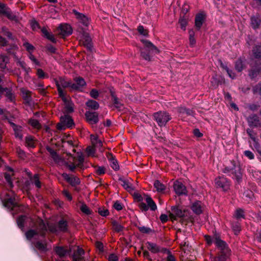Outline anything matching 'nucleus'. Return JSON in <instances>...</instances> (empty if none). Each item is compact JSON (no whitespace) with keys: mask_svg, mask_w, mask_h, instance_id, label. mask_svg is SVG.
Masks as SVG:
<instances>
[{"mask_svg":"<svg viewBox=\"0 0 261 261\" xmlns=\"http://www.w3.org/2000/svg\"><path fill=\"white\" fill-rule=\"evenodd\" d=\"M145 200L147 204V205L151 211H155L157 208L156 204L150 197L146 196Z\"/></svg>","mask_w":261,"mask_h":261,"instance_id":"nucleus-27","label":"nucleus"},{"mask_svg":"<svg viewBox=\"0 0 261 261\" xmlns=\"http://www.w3.org/2000/svg\"><path fill=\"white\" fill-rule=\"evenodd\" d=\"M42 32L47 39L50 40L53 42H56V39L52 34H50L46 30L44 29L42 30Z\"/></svg>","mask_w":261,"mask_h":261,"instance_id":"nucleus-48","label":"nucleus"},{"mask_svg":"<svg viewBox=\"0 0 261 261\" xmlns=\"http://www.w3.org/2000/svg\"><path fill=\"white\" fill-rule=\"evenodd\" d=\"M74 125L73 119L68 115H65L60 118V122L57 124V128L60 130L65 128H71Z\"/></svg>","mask_w":261,"mask_h":261,"instance_id":"nucleus-7","label":"nucleus"},{"mask_svg":"<svg viewBox=\"0 0 261 261\" xmlns=\"http://www.w3.org/2000/svg\"><path fill=\"white\" fill-rule=\"evenodd\" d=\"M95 171L98 175H102L105 173V169L103 167L98 166L96 167Z\"/></svg>","mask_w":261,"mask_h":261,"instance_id":"nucleus-61","label":"nucleus"},{"mask_svg":"<svg viewBox=\"0 0 261 261\" xmlns=\"http://www.w3.org/2000/svg\"><path fill=\"white\" fill-rule=\"evenodd\" d=\"M81 41L82 42L83 44L86 46V47L91 49L92 48L91 39L88 34L84 33L83 34L81 38Z\"/></svg>","mask_w":261,"mask_h":261,"instance_id":"nucleus-17","label":"nucleus"},{"mask_svg":"<svg viewBox=\"0 0 261 261\" xmlns=\"http://www.w3.org/2000/svg\"><path fill=\"white\" fill-rule=\"evenodd\" d=\"M73 13L76 15V18L83 23L84 25L87 26L89 24L88 18L84 14L78 12L75 10H73Z\"/></svg>","mask_w":261,"mask_h":261,"instance_id":"nucleus-18","label":"nucleus"},{"mask_svg":"<svg viewBox=\"0 0 261 261\" xmlns=\"http://www.w3.org/2000/svg\"><path fill=\"white\" fill-rule=\"evenodd\" d=\"M163 261H176L175 256L169 251H167V256L163 259Z\"/></svg>","mask_w":261,"mask_h":261,"instance_id":"nucleus-47","label":"nucleus"},{"mask_svg":"<svg viewBox=\"0 0 261 261\" xmlns=\"http://www.w3.org/2000/svg\"><path fill=\"white\" fill-rule=\"evenodd\" d=\"M8 61L9 59L7 56L0 55V68H5Z\"/></svg>","mask_w":261,"mask_h":261,"instance_id":"nucleus-38","label":"nucleus"},{"mask_svg":"<svg viewBox=\"0 0 261 261\" xmlns=\"http://www.w3.org/2000/svg\"><path fill=\"white\" fill-rule=\"evenodd\" d=\"M80 210L84 214L87 215H90L92 213L90 208L84 203L81 204L80 206Z\"/></svg>","mask_w":261,"mask_h":261,"instance_id":"nucleus-40","label":"nucleus"},{"mask_svg":"<svg viewBox=\"0 0 261 261\" xmlns=\"http://www.w3.org/2000/svg\"><path fill=\"white\" fill-rule=\"evenodd\" d=\"M243 196L250 199H252L253 196V192L250 190H246L243 193Z\"/></svg>","mask_w":261,"mask_h":261,"instance_id":"nucleus-62","label":"nucleus"},{"mask_svg":"<svg viewBox=\"0 0 261 261\" xmlns=\"http://www.w3.org/2000/svg\"><path fill=\"white\" fill-rule=\"evenodd\" d=\"M173 188L176 194L178 195H186L187 194L185 186L179 181L176 180L174 182Z\"/></svg>","mask_w":261,"mask_h":261,"instance_id":"nucleus-9","label":"nucleus"},{"mask_svg":"<svg viewBox=\"0 0 261 261\" xmlns=\"http://www.w3.org/2000/svg\"><path fill=\"white\" fill-rule=\"evenodd\" d=\"M86 105L90 109L95 110H97L99 107V103L97 101L91 99L88 100Z\"/></svg>","mask_w":261,"mask_h":261,"instance_id":"nucleus-26","label":"nucleus"},{"mask_svg":"<svg viewBox=\"0 0 261 261\" xmlns=\"http://www.w3.org/2000/svg\"><path fill=\"white\" fill-rule=\"evenodd\" d=\"M55 251L60 257L65 256L68 253V251L62 247H56Z\"/></svg>","mask_w":261,"mask_h":261,"instance_id":"nucleus-29","label":"nucleus"},{"mask_svg":"<svg viewBox=\"0 0 261 261\" xmlns=\"http://www.w3.org/2000/svg\"><path fill=\"white\" fill-rule=\"evenodd\" d=\"M193 212L196 214H200L202 212L203 205L200 201L194 202L191 206Z\"/></svg>","mask_w":261,"mask_h":261,"instance_id":"nucleus-21","label":"nucleus"},{"mask_svg":"<svg viewBox=\"0 0 261 261\" xmlns=\"http://www.w3.org/2000/svg\"><path fill=\"white\" fill-rule=\"evenodd\" d=\"M98 213L102 216L106 217L109 214V211L105 208L100 207L98 210Z\"/></svg>","mask_w":261,"mask_h":261,"instance_id":"nucleus-55","label":"nucleus"},{"mask_svg":"<svg viewBox=\"0 0 261 261\" xmlns=\"http://www.w3.org/2000/svg\"><path fill=\"white\" fill-rule=\"evenodd\" d=\"M107 158L111 167L115 171L118 170L119 169V166L117 160L114 158L113 155L111 153H109L107 154Z\"/></svg>","mask_w":261,"mask_h":261,"instance_id":"nucleus-20","label":"nucleus"},{"mask_svg":"<svg viewBox=\"0 0 261 261\" xmlns=\"http://www.w3.org/2000/svg\"><path fill=\"white\" fill-rule=\"evenodd\" d=\"M90 95L93 98L96 99L99 96L98 91L95 89H93L90 92Z\"/></svg>","mask_w":261,"mask_h":261,"instance_id":"nucleus-58","label":"nucleus"},{"mask_svg":"<svg viewBox=\"0 0 261 261\" xmlns=\"http://www.w3.org/2000/svg\"><path fill=\"white\" fill-rule=\"evenodd\" d=\"M31 181L37 188H40L41 187V184L39 180L38 175L37 174H35L33 177L31 178Z\"/></svg>","mask_w":261,"mask_h":261,"instance_id":"nucleus-42","label":"nucleus"},{"mask_svg":"<svg viewBox=\"0 0 261 261\" xmlns=\"http://www.w3.org/2000/svg\"><path fill=\"white\" fill-rule=\"evenodd\" d=\"M205 240L208 245L215 244L216 247L220 250L221 255L218 257L219 261H224L229 253L230 250L226 243L221 240L217 236L212 237L209 236H205Z\"/></svg>","mask_w":261,"mask_h":261,"instance_id":"nucleus-3","label":"nucleus"},{"mask_svg":"<svg viewBox=\"0 0 261 261\" xmlns=\"http://www.w3.org/2000/svg\"><path fill=\"white\" fill-rule=\"evenodd\" d=\"M216 186L222 188L224 191H227L229 189V183L228 180L223 176H220L215 179Z\"/></svg>","mask_w":261,"mask_h":261,"instance_id":"nucleus-10","label":"nucleus"},{"mask_svg":"<svg viewBox=\"0 0 261 261\" xmlns=\"http://www.w3.org/2000/svg\"><path fill=\"white\" fill-rule=\"evenodd\" d=\"M86 85V82L82 77H77L75 80V83L71 84V88L73 89H79Z\"/></svg>","mask_w":261,"mask_h":261,"instance_id":"nucleus-19","label":"nucleus"},{"mask_svg":"<svg viewBox=\"0 0 261 261\" xmlns=\"http://www.w3.org/2000/svg\"><path fill=\"white\" fill-rule=\"evenodd\" d=\"M84 253V250L82 248L77 247L73 253V261H86L83 256Z\"/></svg>","mask_w":261,"mask_h":261,"instance_id":"nucleus-14","label":"nucleus"},{"mask_svg":"<svg viewBox=\"0 0 261 261\" xmlns=\"http://www.w3.org/2000/svg\"><path fill=\"white\" fill-rule=\"evenodd\" d=\"M68 82H66L64 79L60 78L59 80L56 81V86L58 88V93L60 97H63L65 95L62 88L70 87L71 84Z\"/></svg>","mask_w":261,"mask_h":261,"instance_id":"nucleus-8","label":"nucleus"},{"mask_svg":"<svg viewBox=\"0 0 261 261\" xmlns=\"http://www.w3.org/2000/svg\"><path fill=\"white\" fill-rule=\"evenodd\" d=\"M85 116L87 121L91 124H96L98 122V115L97 112H86Z\"/></svg>","mask_w":261,"mask_h":261,"instance_id":"nucleus-12","label":"nucleus"},{"mask_svg":"<svg viewBox=\"0 0 261 261\" xmlns=\"http://www.w3.org/2000/svg\"><path fill=\"white\" fill-rule=\"evenodd\" d=\"M28 219V218L24 216H20L17 220V223L18 226V227L21 228L23 229L24 226V223L27 221V220Z\"/></svg>","mask_w":261,"mask_h":261,"instance_id":"nucleus-33","label":"nucleus"},{"mask_svg":"<svg viewBox=\"0 0 261 261\" xmlns=\"http://www.w3.org/2000/svg\"><path fill=\"white\" fill-rule=\"evenodd\" d=\"M251 21L252 27L254 29L257 28L259 26L260 21V19L258 16L252 17Z\"/></svg>","mask_w":261,"mask_h":261,"instance_id":"nucleus-39","label":"nucleus"},{"mask_svg":"<svg viewBox=\"0 0 261 261\" xmlns=\"http://www.w3.org/2000/svg\"><path fill=\"white\" fill-rule=\"evenodd\" d=\"M65 105V111L67 112H71L73 111L72 104L70 102V99L64 96L63 97H61Z\"/></svg>","mask_w":261,"mask_h":261,"instance_id":"nucleus-24","label":"nucleus"},{"mask_svg":"<svg viewBox=\"0 0 261 261\" xmlns=\"http://www.w3.org/2000/svg\"><path fill=\"white\" fill-rule=\"evenodd\" d=\"M147 245L148 250L153 253L159 252L160 250L159 247L154 243L148 242Z\"/></svg>","mask_w":261,"mask_h":261,"instance_id":"nucleus-28","label":"nucleus"},{"mask_svg":"<svg viewBox=\"0 0 261 261\" xmlns=\"http://www.w3.org/2000/svg\"><path fill=\"white\" fill-rule=\"evenodd\" d=\"M33 243L35 247L40 251L44 252L47 250L46 244L39 241H37L36 243Z\"/></svg>","mask_w":261,"mask_h":261,"instance_id":"nucleus-31","label":"nucleus"},{"mask_svg":"<svg viewBox=\"0 0 261 261\" xmlns=\"http://www.w3.org/2000/svg\"><path fill=\"white\" fill-rule=\"evenodd\" d=\"M248 122L250 126H256L259 124V118L255 114L251 115L247 118Z\"/></svg>","mask_w":261,"mask_h":261,"instance_id":"nucleus-23","label":"nucleus"},{"mask_svg":"<svg viewBox=\"0 0 261 261\" xmlns=\"http://www.w3.org/2000/svg\"><path fill=\"white\" fill-rule=\"evenodd\" d=\"M138 31L139 33L144 36H146L147 35V31L145 30L142 25H139L138 27Z\"/></svg>","mask_w":261,"mask_h":261,"instance_id":"nucleus-63","label":"nucleus"},{"mask_svg":"<svg viewBox=\"0 0 261 261\" xmlns=\"http://www.w3.org/2000/svg\"><path fill=\"white\" fill-rule=\"evenodd\" d=\"M232 228L234 231V233L237 234L241 230L240 225L238 223L232 224Z\"/></svg>","mask_w":261,"mask_h":261,"instance_id":"nucleus-60","label":"nucleus"},{"mask_svg":"<svg viewBox=\"0 0 261 261\" xmlns=\"http://www.w3.org/2000/svg\"><path fill=\"white\" fill-rule=\"evenodd\" d=\"M178 111L179 113L182 114H186L189 116L193 115V112L190 109H187L185 107H180L178 109Z\"/></svg>","mask_w":261,"mask_h":261,"instance_id":"nucleus-36","label":"nucleus"},{"mask_svg":"<svg viewBox=\"0 0 261 261\" xmlns=\"http://www.w3.org/2000/svg\"><path fill=\"white\" fill-rule=\"evenodd\" d=\"M86 152L88 156H94L95 154V147L94 146H88L86 148Z\"/></svg>","mask_w":261,"mask_h":261,"instance_id":"nucleus-51","label":"nucleus"},{"mask_svg":"<svg viewBox=\"0 0 261 261\" xmlns=\"http://www.w3.org/2000/svg\"><path fill=\"white\" fill-rule=\"evenodd\" d=\"M1 197L3 205L10 211H17V209L19 208L16 201V196L13 192H3Z\"/></svg>","mask_w":261,"mask_h":261,"instance_id":"nucleus-4","label":"nucleus"},{"mask_svg":"<svg viewBox=\"0 0 261 261\" xmlns=\"http://www.w3.org/2000/svg\"><path fill=\"white\" fill-rule=\"evenodd\" d=\"M62 176L72 186H76L80 183V179L75 176H70L69 174L66 173H64L62 174Z\"/></svg>","mask_w":261,"mask_h":261,"instance_id":"nucleus-11","label":"nucleus"},{"mask_svg":"<svg viewBox=\"0 0 261 261\" xmlns=\"http://www.w3.org/2000/svg\"><path fill=\"white\" fill-rule=\"evenodd\" d=\"M53 233L65 231L67 229V223L64 220H60L58 224H47L46 225L42 220H39V226L35 230L30 229L25 233L28 240L33 241L39 240L44 238L47 229Z\"/></svg>","mask_w":261,"mask_h":261,"instance_id":"nucleus-1","label":"nucleus"},{"mask_svg":"<svg viewBox=\"0 0 261 261\" xmlns=\"http://www.w3.org/2000/svg\"><path fill=\"white\" fill-rule=\"evenodd\" d=\"M30 124L35 128L39 129L41 127V125L38 120L35 119H31L29 120Z\"/></svg>","mask_w":261,"mask_h":261,"instance_id":"nucleus-43","label":"nucleus"},{"mask_svg":"<svg viewBox=\"0 0 261 261\" xmlns=\"http://www.w3.org/2000/svg\"><path fill=\"white\" fill-rule=\"evenodd\" d=\"M189 40L190 44L191 46L195 45L196 41L194 38V32L193 30H190L189 31Z\"/></svg>","mask_w":261,"mask_h":261,"instance_id":"nucleus-50","label":"nucleus"},{"mask_svg":"<svg viewBox=\"0 0 261 261\" xmlns=\"http://www.w3.org/2000/svg\"><path fill=\"white\" fill-rule=\"evenodd\" d=\"M221 66L224 69L226 70L227 72L228 76L232 79H233L235 77V75L234 73L229 69V68L227 67V66L223 63H221Z\"/></svg>","mask_w":261,"mask_h":261,"instance_id":"nucleus-41","label":"nucleus"},{"mask_svg":"<svg viewBox=\"0 0 261 261\" xmlns=\"http://www.w3.org/2000/svg\"><path fill=\"white\" fill-rule=\"evenodd\" d=\"M138 228L139 231L143 233H149L151 231V229L150 228L146 226H139Z\"/></svg>","mask_w":261,"mask_h":261,"instance_id":"nucleus-54","label":"nucleus"},{"mask_svg":"<svg viewBox=\"0 0 261 261\" xmlns=\"http://www.w3.org/2000/svg\"><path fill=\"white\" fill-rule=\"evenodd\" d=\"M253 54L256 58H261V46H256L253 50Z\"/></svg>","mask_w":261,"mask_h":261,"instance_id":"nucleus-45","label":"nucleus"},{"mask_svg":"<svg viewBox=\"0 0 261 261\" xmlns=\"http://www.w3.org/2000/svg\"><path fill=\"white\" fill-rule=\"evenodd\" d=\"M72 32V28L68 24H61L59 27V33L63 37L71 35Z\"/></svg>","mask_w":261,"mask_h":261,"instance_id":"nucleus-13","label":"nucleus"},{"mask_svg":"<svg viewBox=\"0 0 261 261\" xmlns=\"http://www.w3.org/2000/svg\"><path fill=\"white\" fill-rule=\"evenodd\" d=\"M37 75L40 79H44L46 77H48V76L45 74L44 71L41 69H37Z\"/></svg>","mask_w":261,"mask_h":261,"instance_id":"nucleus-59","label":"nucleus"},{"mask_svg":"<svg viewBox=\"0 0 261 261\" xmlns=\"http://www.w3.org/2000/svg\"><path fill=\"white\" fill-rule=\"evenodd\" d=\"M171 210L172 212L171 216L174 214L176 217H182L184 215V213L178 207H172Z\"/></svg>","mask_w":261,"mask_h":261,"instance_id":"nucleus-34","label":"nucleus"},{"mask_svg":"<svg viewBox=\"0 0 261 261\" xmlns=\"http://www.w3.org/2000/svg\"><path fill=\"white\" fill-rule=\"evenodd\" d=\"M9 10L5 4L0 3V14L4 15Z\"/></svg>","mask_w":261,"mask_h":261,"instance_id":"nucleus-52","label":"nucleus"},{"mask_svg":"<svg viewBox=\"0 0 261 261\" xmlns=\"http://www.w3.org/2000/svg\"><path fill=\"white\" fill-rule=\"evenodd\" d=\"M205 19V15L202 13H199L196 15L195 19V24L198 30L200 29Z\"/></svg>","mask_w":261,"mask_h":261,"instance_id":"nucleus-16","label":"nucleus"},{"mask_svg":"<svg viewBox=\"0 0 261 261\" xmlns=\"http://www.w3.org/2000/svg\"><path fill=\"white\" fill-rule=\"evenodd\" d=\"M234 217L237 219H240L241 218H245V215L244 210L242 208H238L236 210L234 214Z\"/></svg>","mask_w":261,"mask_h":261,"instance_id":"nucleus-37","label":"nucleus"},{"mask_svg":"<svg viewBox=\"0 0 261 261\" xmlns=\"http://www.w3.org/2000/svg\"><path fill=\"white\" fill-rule=\"evenodd\" d=\"M25 143L27 146L30 148H34L35 146L36 140L31 136H27L25 138Z\"/></svg>","mask_w":261,"mask_h":261,"instance_id":"nucleus-30","label":"nucleus"},{"mask_svg":"<svg viewBox=\"0 0 261 261\" xmlns=\"http://www.w3.org/2000/svg\"><path fill=\"white\" fill-rule=\"evenodd\" d=\"M121 185L123 188L128 190L130 191L133 190L132 185H130L126 180H121Z\"/></svg>","mask_w":261,"mask_h":261,"instance_id":"nucleus-49","label":"nucleus"},{"mask_svg":"<svg viewBox=\"0 0 261 261\" xmlns=\"http://www.w3.org/2000/svg\"><path fill=\"white\" fill-rule=\"evenodd\" d=\"M154 119L160 126H165L171 119L170 115L164 111H160L155 113L153 115Z\"/></svg>","mask_w":261,"mask_h":261,"instance_id":"nucleus-6","label":"nucleus"},{"mask_svg":"<svg viewBox=\"0 0 261 261\" xmlns=\"http://www.w3.org/2000/svg\"><path fill=\"white\" fill-rule=\"evenodd\" d=\"M235 68L239 72L243 70V65L242 61L240 60H238L236 63Z\"/></svg>","mask_w":261,"mask_h":261,"instance_id":"nucleus-56","label":"nucleus"},{"mask_svg":"<svg viewBox=\"0 0 261 261\" xmlns=\"http://www.w3.org/2000/svg\"><path fill=\"white\" fill-rule=\"evenodd\" d=\"M14 57L15 61L17 62V64L22 69H23L27 66L25 63L24 61H21L20 59L18 57H16L15 55H14Z\"/></svg>","mask_w":261,"mask_h":261,"instance_id":"nucleus-57","label":"nucleus"},{"mask_svg":"<svg viewBox=\"0 0 261 261\" xmlns=\"http://www.w3.org/2000/svg\"><path fill=\"white\" fill-rule=\"evenodd\" d=\"M67 155L71 157L72 160V162L70 160L68 162L64 161L61 158H60L57 152L51 156L56 163L59 164H64L65 166L71 171H74L76 167L80 168L82 167L84 161V157L82 152H77L74 156H72L70 153H68Z\"/></svg>","mask_w":261,"mask_h":261,"instance_id":"nucleus-2","label":"nucleus"},{"mask_svg":"<svg viewBox=\"0 0 261 261\" xmlns=\"http://www.w3.org/2000/svg\"><path fill=\"white\" fill-rule=\"evenodd\" d=\"M154 188L158 192H163L166 188L165 186L161 183L159 180H155L154 182Z\"/></svg>","mask_w":261,"mask_h":261,"instance_id":"nucleus-32","label":"nucleus"},{"mask_svg":"<svg viewBox=\"0 0 261 261\" xmlns=\"http://www.w3.org/2000/svg\"><path fill=\"white\" fill-rule=\"evenodd\" d=\"M16 138L22 139L24 130L21 126L17 125L13 123H11Z\"/></svg>","mask_w":261,"mask_h":261,"instance_id":"nucleus-15","label":"nucleus"},{"mask_svg":"<svg viewBox=\"0 0 261 261\" xmlns=\"http://www.w3.org/2000/svg\"><path fill=\"white\" fill-rule=\"evenodd\" d=\"M112 225L115 231L118 232L122 231L124 229V227L116 221H112Z\"/></svg>","mask_w":261,"mask_h":261,"instance_id":"nucleus-35","label":"nucleus"},{"mask_svg":"<svg viewBox=\"0 0 261 261\" xmlns=\"http://www.w3.org/2000/svg\"><path fill=\"white\" fill-rule=\"evenodd\" d=\"M179 23L180 25L181 29L185 30L187 24V20L184 17L180 18L179 20Z\"/></svg>","mask_w":261,"mask_h":261,"instance_id":"nucleus-53","label":"nucleus"},{"mask_svg":"<svg viewBox=\"0 0 261 261\" xmlns=\"http://www.w3.org/2000/svg\"><path fill=\"white\" fill-rule=\"evenodd\" d=\"M142 43L144 45V48L141 49L142 57L147 61H150V54H155L158 53L157 48L150 41L146 40H142Z\"/></svg>","mask_w":261,"mask_h":261,"instance_id":"nucleus-5","label":"nucleus"},{"mask_svg":"<svg viewBox=\"0 0 261 261\" xmlns=\"http://www.w3.org/2000/svg\"><path fill=\"white\" fill-rule=\"evenodd\" d=\"M20 92L21 93V96L25 102L27 103L30 102L32 100L31 92L24 88H20Z\"/></svg>","mask_w":261,"mask_h":261,"instance_id":"nucleus-22","label":"nucleus"},{"mask_svg":"<svg viewBox=\"0 0 261 261\" xmlns=\"http://www.w3.org/2000/svg\"><path fill=\"white\" fill-rule=\"evenodd\" d=\"M28 57L32 62L33 64L38 66H41L40 62L35 57L33 54H29Z\"/></svg>","mask_w":261,"mask_h":261,"instance_id":"nucleus-44","label":"nucleus"},{"mask_svg":"<svg viewBox=\"0 0 261 261\" xmlns=\"http://www.w3.org/2000/svg\"><path fill=\"white\" fill-rule=\"evenodd\" d=\"M8 171L9 173H6L5 174V178L8 182V184L10 188L13 187V183L12 180V176L13 175V171L12 168L9 167Z\"/></svg>","mask_w":261,"mask_h":261,"instance_id":"nucleus-25","label":"nucleus"},{"mask_svg":"<svg viewBox=\"0 0 261 261\" xmlns=\"http://www.w3.org/2000/svg\"><path fill=\"white\" fill-rule=\"evenodd\" d=\"M114 208L117 211H120L123 208L122 204L118 201H116L113 205Z\"/></svg>","mask_w":261,"mask_h":261,"instance_id":"nucleus-64","label":"nucleus"},{"mask_svg":"<svg viewBox=\"0 0 261 261\" xmlns=\"http://www.w3.org/2000/svg\"><path fill=\"white\" fill-rule=\"evenodd\" d=\"M23 45L25 48L26 50L28 51V54H33V51L34 49V47L33 45L28 42H24Z\"/></svg>","mask_w":261,"mask_h":261,"instance_id":"nucleus-46","label":"nucleus"}]
</instances>
